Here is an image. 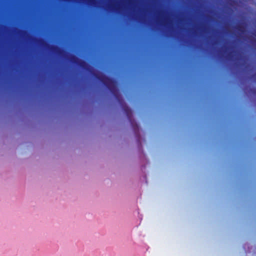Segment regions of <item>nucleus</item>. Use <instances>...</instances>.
I'll return each instance as SVG.
<instances>
[{
    "label": "nucleus",
    "instance_id": "obj_5",
    "mask_svg": "<svg viewBox=\"0 0 256 256\" xmlns=\"http://www.w3.org/2000/svg\"><path fill=\"white\" fill-rule=\"evenodd\" d=\"M253 77H254V78L255 79V80H256V74H254L253 75Z\"/></svg>",
    "mask_w": 256,
    "mask_h": 256
},
{
    "label": "nucleus",
    "instance_id": "obj_7",
    "mask_svg": "<svg viewBox=\"0 0 256 256\" xmlns=\"http://www.w3.org/2000/svg\"><path fill=\"white\" fill-rule=\"evenodd\" d=\"M254 35L256 36V34H254Z\"/></svg>",
    "mask_w": 256,
    "mask_h": 256
},
{
    "label": "nucleus",
    "instance_id": "obj_4",
    "mask_svg": "<svg viewBox=\"0 0 256 256\" xmlns=\"http://www.w3.org/2000/svg\"><path fill=\"white\" fill-rule=\"evenodd\" d=\"M51 49L53 50H58V51H61V50L60 48H58L56 46H51Z\"/></svg>",
    "mask_w": 256,
    "mask_h": 256
},
{
    "label": "nucleus",
    "instance_id": "obj_6",
    "mask_svg": "<svg viewBox=\"0 0 256 256\" xmlns=\"http://www.w3.org/2000/svg\"><path fill=\"white\" fill-rule=\"evenodd\" d=\"M256 42V40H253V42Z\"/></svg>",
    "mask_w": 256,
    "mask_h": 256
},
{
    "label": "nucleus",
    "instance_id": "obj_3",
    "mask_svg": "<svg viewBox=\"0 0 256 256\" xmlns=\"http://www.w3.org/2000/svg\"><path fill=\"white\" fill-rule=\"evenodd\" d=\"M236 28L237 30L240 32L242 33L244 32V27L243 26L242 24H238L236 26Z\"/></svg>",
    "mask_w": 256,
    "mask_h": 256
},
{
    "label": "nucleus",
    "instance_id": "obj_1",
    "mask_svg": "<svg viewBox=\"0 0 256 256\" xmlns=\"http://www.w3.org/2000/svg\"><path fill=\"white\" fill-rule=\"evenodd\" d=\"M94 76L96 79L102 82L106 87L108 88L110 91L114 95L120 104L122 106V107H123V110L128 119L131 120L132 116V110L124 103L122 99L120 98L119 95L116 94V80L113 78H108L102 74H96Z\"/></svg>",
    "mask_w": 256,
    "mask_h": 256
},
{
    "label": "nucleus",
    "instance_id": "obj_2",
    "mask_svg": "<svg viewBox=\"0 0 256 256\" xmlns=\"http://www.w3.org/2000/svg\"><path fill=\"white\" fill-rule=\"evenodd\" d=\"M72 62L78 64L79 66L82 68H84L86 64L85 62L83 60H78V58L74 56H72Z\"/></svg>",
    "mask_w": 256,
    "mask_h": 256
}]
</instances>
